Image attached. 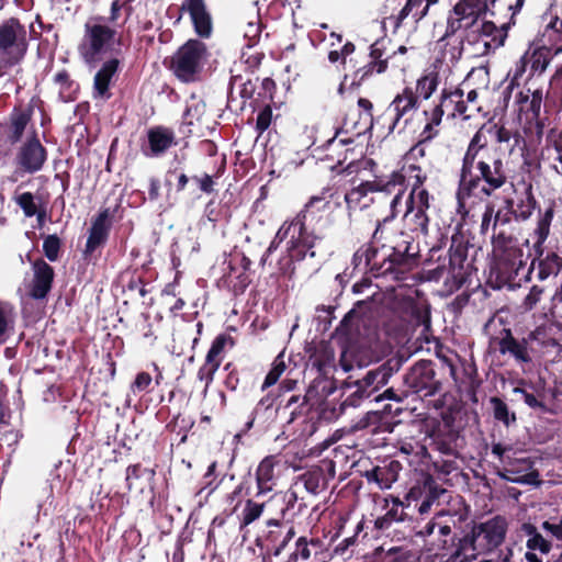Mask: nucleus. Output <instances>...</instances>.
Instances as JSON below:
<instances>
[{"label": "nucleus", "mask_w": 562, "mask_h": 562, "mask_svg": "<svg viewBox=\"0 0 562 562\" xmlns=\"http://www.w3.org/2000/svg\"><path fill=\"white\" fill-rule=\"evenodd\" d=\"M435 3L430 2V0H407L400 12L385 18L383 24L391 23L395 33L403 25L407 16L412 15L414 21L418 22L426 16L429 7Z\"/></svg>", "instance_id": "2f4dec72"}, {"label": "nucleus", "mask_w": 562, "mask_h": 562, "mask_svg": "<svg viewBox=\"0 0 562 562\" xmlns=\"http://www.w3.org/2000/svg\"><path fill=\"white\" fill-rule=\"evenodd\" d=\"M488 348L501 356L513 358L519 364L531 363V353L535 351L529 333L527 336L517 338L509 327H503L497 334L491 335Z\"/></svg>", "instance_id": "2eb2a0df"}, {"label": "nucleus", "mask_w": 562, "mask_h": 562, "mask_svg": "<svg viewBox=\"0 0 562 562\" xmlns=\"http://www.w3.org/2000/svg\"><path fill=\"white\" fill-rule=\"evenodd\" d=\"M324 542L318 537L300 536L285 562H312V558L322 553Z\"/></svg>", "instance_id": "7c9ffc66"}, {"label": "nucleus", "mask_w": 562, "mask_h": 562, "mask_svg": "<svg viewBox=\"0 0 562 562\" xmlns=\"http://www.w3.org/2000/svg\"><path fill=\"white\" fill-rule=\"evenodd\" d=\"M334 360L335 352L333 348L324 341L316 346L310 356L312 366L321 373H326L327 370L333 367Z\"/></svg>", "instance_id": "de8ad7c7"}, {"label": "nucleus", "mask_w": 562, "mask_h": 562, "mask_svg": "<svg viewBox=\"0 0 562 562\" xmlns=\"http://www.w3.org/2000/svg\"><path fill=\"white\" fill-rule=\"evenodd\" d=\"M458 439L459 436L453 430H449L446 434H438L434 438V447L442 454L457 458L459 456Z\"/></svg>", "instance_id": "4d7b16f0"}, {"label": "nucleus", "mask_w": 562, "mask_h": 562, "mask_svg": "<svg viewBox=\"0 0 562 562\" xmlns=\"http://www.w3.org/2000/svg\"><path fill=\"white\" fill-rule=\"evenodd\" d=\"M406 176L401 171H393L387 181H375L378 183V191L394 194L391 201V209L394 211L396 205L401 203L405 192Z\"/></svg>", "instance_id": "ea45409f"}, {"label": "nucleus", "mask_w": 562, "mask_h": 562, "mask_svg": "<svg viewBox=\"0 0 562 562\" xmlns=\"http://www.w3.org/2000/svg\"><path fill=\"white\" fill-rule=\"evenodd\" d=\"M13 200L23 211L25 217H33L41 207L46 206L42 196L30 191L15 194Z\"/></svg>", "instance_id": "3c124183"}, {"label": "nucleus", "mask_w": 562, "mask_h": 562, "mask_svg": "<svg viewBox=\"0 0 562 562\" xmlns=\"http://www.w3.org/2000/svg\"><path fill=\"white\" fill-rule=\"evenodd\" d=\"M551 328L539 326L529 331L531 345L537 342L542 349L550 350L560 346V341L551 335Z\"/></svg>", "instance_id": "774afa93"}, {"label": "nucleus", "mask_w": 562, "mask_h": 562, "mask_svg": "<svg viewBox=\"0 0 562 562\" xmlns=\"http://www.w3.org/2000/svg\"><path fill=\"white\" fill-rule=\"evenodd\" d=\"M525 0H488L490 15L497 18L498 14L510 12L513 19L522 8Z\"/></svg>", "instance_id": "680f3d73"}, {"label": "nucleus", "mask_w": 562, "mask_h": 562, "mask_svg": "<svg viewBox=\"0 0 562 562\" xmlns=\"http://www.w3.org/2000/svg\"><path fill=\"white\" fill-rule=\"evenodd\" d=\"M402 469L403 465L400 461L385 459L381 464L364 471L362 476L366 477L369 483H375L381 490H387L398 480Z\"/></svg>", "instance_id": "c85d7f7f"}, {"label": "nucleus", "mask_w": 562, "mask_h": 562, "mask_svg": "<svg viewBox=\"0 0 562 562\" xmlns=\"http://www.w3.org/2000/svg\"><path fill=\"white\" fill-rule=\"evenodd\" d=\"M376 251L375 244H373L372 239L360 246L351 258V265L353 266V270H358L363 273H369L371 277H376Z\"/></svg>", "instance_id": "e433bc0d"}, {"label": "nucleus", "mask_w": 562, "mask_h": 562, "mask_svg": "<svg viewBox=\"0 0 562 562\" xmlns=\"http://www.w3.org/2000/svg\"><path fill=\"white\" fill-rule=\"evenodd\" d=\"M234 346V338L226 333L217 335L212 341L211 347L205 356L204 363L199 368L196 373L198 379L205 384V392L213 383L215 373L223 362L226 347L233 348Z\"/></svg>", "instance_id": "412c9836"}, {"label": "nucleus", "mask_w": 562, "mask_h": 562, "mask_svg": "<svg viewBox=\"0 0 562 562\" xmlns=\"http://www.w3.org/2000/svg\"><path fill=\"white\" fill-rule=\"evenodd\" d=\"M449 526L457 536H463L470 528L471 520L467 507L459 509H441L432 517Z\"/></svg>", "instance_id": "c9c22d12"}, {"label": "nucleus", "mask_w": 562, "mask_h": 562, "mask_svg": "<svg viewBox=\"0 0 562 562\" xmlns=\"http://www.w3.org/2000/svg\"><path fill=\"white\" fill-rule=\"evenodd\" d=\"M147 139L148 151H146V155L150 157L162 156L176 144L173 131L162 125L150 127L147 131Z\"/></svg>", "instance_id": "473e14b6"}, {"label": "nucleus", "mask_w": 562, "mask_h": 562, "mask_svg": "<svg viewBox=\"0 0 562 562\" xmlns=\"http://www.w3.org/2000/svg\"><path fill=\"white\" fill-rule=\"evenodd\" d=\"M276 81L265 78L258 98L250 103L254 112H257L255 131L258 136L262 135L271 126L272 121L278 117V115L273 116V108L278 109L281 102L276 100Z\"/></svg>", "instance_id": "aec40b11"}, {"label": "nucleus", "mask_w": 562, "mask_h": 562, "mask_svg": "<svg viewBox=\"0 0 562 562\" xmlns=\"http://www.w3.org/2000/svg\"><path fill=\"white\" fill-rule=\"evenodd\" d=\"M27 50L26 30L16 18L0 24V53L8 57L9 65L20 63Z\"/></svg>", "instance_id": "a211bd4d"}, {"label": "nucleus", "mask_w": 562, "mask_h": 562, "mask_svg": "<svg viewBox=\"0 0 562 562\" xmlns=\"http://www.w3.org/2000/svg\"><path fill=\"white\" fill-rule=\"evenodd\" d=\"M341 204L340 195L329 189L312 195L294 217L282 223L262 256L261 262H265L284 240H286V252L293 258H315L316 248L323 241V237L316 234L313 225L322 220V213H331L335 209H340Z\"/></svg>", "instance_id": "f03ea898"}, {"label": "nucleus", "mask_w": 562, "mask_h": 562, "mask_svg": "<svg viewBox=\"0 0 562 562\" xmlns=\"http://www.w3.org/2000/svg\"><path fill=\"white\" fill-rule=\"evenodd\" d=\"M283 506L276 518H269L265 522V529L256 539V544L268 557H279L296 536L294 518L307 510V504L299 497L294 488L282 494Z\"/></svg>", "instance_id": "20e7f679"}, {"label": "nucleus", "mask_w": 562, "mask_h": 562, "mask_svg": "<svg viewBox=\"0 0 562 562\" xmlns=\"http://www.w3.org/2000/svg\"><path fill=\"white\" fill-rule=\"evenodd\" d=\"M537 207V200L532 192V184H528L522 198L516 202L514 220L517 222H525L529 220Z\"/></svg>", "instance_id": "864d4df0"}, {"label": "nucleus", "mask_w": 562, "mask_h": 562, "mask_svg": "<svg viewBox=\"0 0 562 562\" xmlns=\"http://www.w3.org/2000/svg\"><path fill=\"white\" fill-rule=\"evenodd\" d=\"M522 532L528 537L526 547L530 551H538L541 554H548L552 549V543L547 540L530 522H525L521 526Z\"/></svg>", "instance_id": "a18cd8bd"}, {"label": "nucleus", "mask_w": 562, "mask_h": 562, "mask_svg": "<svg viewBox=\"0 0 562 562\" xmlns=\"http://www.w3.org/2000/svg\"><path fill=\"white\" fill-rule=\"evenodd\" d=\"M416 536L420 538L432 537L431 546L441 551L442 555L462 561L463 550L460 547L462 536H457L452 529H449L448 525L431 518L416 531Z\"/></svg>", "instance_id": "f3484780"}, {"label": "nucleus", "mask_w": 562, "mask_h": 562, "mask_svg": "<svg viewBox=\"0 0 562 562\" xmlns=\"http://www.w3.org/2000/svg\"><path fill=\"white\" fill-rule=\"evenodd\" d=\"M342 134L346 132L338 130L328 140L329 147L344 148L342 151H339L337 164L331 167V170L338 176H352L349 181L355 183L357 175L373 166L374 161L363 156L361 146H351L355 143L352 136L340 137Z\"/></svg>", "instance_id": "9b49d317"}, {"label": "nucleus", "mask_w": 562, "mask_h": 562, "mask_svg": "<svg viewBox=\"0 0 562 562\" xmlns=\"http://www.w3.org/2000/svg\"><path fill=\"white\" fill-rule=\"evenodd\" d=\"M54 80L56 83L60 85L59 100L61 102L68 103L76 100L79 91V85L70 79L66 69L58 71L55 75Z\"/></svg>", "instance_id": "5fc2aeb1"}, {"label": "nucleus", "mask_w": 562, "mask_h": 562, "mask_svg": "<svg viewBox=\"0 0 562 562\" xmlns=\"http://www.w3.org/2000/svg\"><path fill=\"white\" fill-rule=\"evenodd\" d=\"M378 189V183L375 181H361L358 186L348 190L342 199L348 212L351 213L357 209L366 206V204H362V200L368 195V193L376 192Z\"/></svg>", "instance_id": "58836bf2"}, {"label": "nucleus", "mask_w": 562, "mask_h": 562, "mask_svg": "<svg viewBox=\"0 0 562 562\" xmlns=\"http://www.w3.org/2000/svg\"><path fill=\"white\" fill-rule=\"evenodd\" d=\"M299 481L303 484L304 488L313 495H317L326 485L323 468L316 467L300 475Z\"/></svg>", "instance_id": "6e6d98bb"}, {"label": "nucleus", "mask_w": 562, "mask_h": 562, "mask_svg": "<svg viewBox=\"0 0 562 562\" xmlns=\"http://www.w3.org/2000/svg\"><path fill=\"white\" fill-rule=\"evenodd\" d=\"M370 430L372 434L389 430L390 425H383V413L379 411H369L351 425V431Z\"/></svg>", "instance_id": "37998d69"}, {"label": "nucleus", "mask_w": 562, "mask_h": 562, "mask_svg": "<svg viewBox=\"0 0 562 562\" xmlns=\"http://www.w3.org/2000/svg\"><path fill=\"white\" fill-rule=\"evenodd\" d=\"M223 370L226 372L223 384L231 391L236 392L239 389L246 390L245 371L239 370L233 362H227Z\"/></svg>", "instance_id": "13d9d810"}, {"label": "nucleus", "mask_w": 562, "mask_h": 562, "mask_svg": "<svg viewBox=\"0 0 562 562\" xmlns=\"http://www.w3.org/2000/svg\"><path fill=\"white\" fill-rule=\"evenodd\" d=\"M279 462L280 461L278 457L274 454H269L259 462L255 470V498H261L274 491L278 484L276 467L279 464Z\"/></svg>", "instance_id": "cd10ccee"}, {"label": "nucleus", "mask_w": 562, "mask_h": 562, "mask_svg": "<svg viewBox=\"0 0 562 562\" xmlns=\"http://www.w3.org/2000/svg\"><path fill=\"white\" fill-rule=\"evenodd\" d=\"M391 40L381 37L375 40L369 46L368 61L362 66L355 69L351 75V82L349 89L358 90L364 82L369 81L376 75H382L387 71L389 63L392 55L389 52Z\"/></svg>", "instance_id": "ddd939ff"}, {"label": "nucleus", "mask_w": 562, "mask_h": 562, "mask_svg": "<svg viewBox=\"0 0 562 562\" xmlns=\"http://www.w3.org/2000/svg\"><path fill=\"white\" fill-rule=\"evenodd\" d=\"M43 237V254L50 262L59 260L63 250V240L56 234L42 235Z\"/></svg>", "instance_id": "69168bd1"}, {"label": "nucleus", "mask_w": 562, "mask_h": 562, "mask_svg": "<svg viewBox=\"0 0 562 562\" xmlns=\"http://www.w3.org/2000/svg\"><path fill=\"white\" fill-rule=\"evenodd\" d=\"M47 160V149L38 139L36 132L29 136L15 156L18 167L25 173L41 171Z\"/></svg>", "instance_id": "4be33fe9"}, {"label": "nucleus", "mask_w": 562, "mask_h": 562, "mask_svg": "<svg viewBox=\"0 0 562 562\" xmlns=\"http://www.w3.org/2000/svg\"><path fill=\"white\" fill-rule=\"evenodd\" d=\"M427 211L428 210L406 206L404 222L412 233L422 236L428 235L430 220L427 214Z\"/></svg>", "instance_id": "79ce46f5"}, {"label": "nucleus", "mask_w": 562, "mask_h": 562, "mask_svg": "<svg viewBox=\"0 0 562 562\" xmlns=\"http://www.w3.org/2000/svg\"><path fill=\"white\" fill-rule=\"evenodd\" d=\"M33 278L27 285V295L35 301L47 300L54 284L55 269L43 258L32 262Z\"/></svg>", "instance_id": "a878e982"}, {"label": "nucleus", "mask_w": 562, "mask_h": 562, "mask_svg": "<svg viewBox=\"0 0 562 562\" xmlns=\"http://www.w3.org/2000/svg\"><path fill=\"white\" fill-rule=\"evenodd\" d=\"M239 83L240 91L239 94L244 99V102L246 100L252 99L254 93L256 91V83L252 82L251 79H247L246 81L241 82V77L236 75L232 76L229 80V92L227 98V109H232V102L235 101L233 97V88L235 85Z\"/></svg>", "instance_id": "338daca9"}, {"label": "nucleus", "mask_w": 562, "mask_h": 562, "mask_svg": "<svg viewBox=\"0 0 562 562\" xmlns=\"http://www.w3.org/2000/svg\"><path fill=\"white\" fill-rule=\"evenodd\" d=\"M209 57L207 46L201 40L190 38L170 59L169 68L184 83L195 82Z\"/></svg>", "instance_id": "9d476101"}, {"label": "nucleus", "mask_w": 562, "mask_h": 562, "mask_svg": "<svg viewBox=\"0 0 562 562\" xmlns=\"http://www.w3.org/2000/svg\"><path fill=\"white\" fill-rule=\"evenodd\" d=\"M392 505L387 508L384 515L370 519L372 522V531H386L394 522H404L411 520L413 510L408 509V505H404L400 497L392 496Z\"/></svg>", "instance_id": "c756f323"}, {"label": "nucleus", "mask_w": 562, "mask_h": 562, "mask_svg": "<svg viewBox=\"0 0 562 562\" xmlns=\"http://www.w3.org/2000/svg\"><path fill=\"white\" fill-rule=\"evenodd\" d=\"M33 112L34 109L32 104H29L24 110L18 108L13 109L10 115V134L8 136L12 145L22 140L25 128L33 116Z\"/></svg>", "instance_id": "4c0bfd02"}, {"label": "nucleus", "mask_w": 562, "mask_h": 562, "mask_svg": "<svg viewBox=\"0 0 562 562\" xmlns=\"http://www.w3.org/2000/svg\"><path fill=\"white\" fill-rule=\"evenodd\" d=\"M491 243L497 279L509 286L519 285V273L525 270L530 255L525 256L517 237L504 229H498V233L492 234Z\"/></svg>", "instance_id": "0eeeda50"}, {"label": "nucleus", "mask_w": 562, "mask_h": 562, "mask_svg": "<svg viewBox=\"0 0 562 562\" xmlns=\"http://www.w3.org/2000/svg\"><path fill=\"white\" fill-rule=\"evenodd\" d=\"M487 14L488 0H458L449 11L445 37L453 36L460 30L474 27Z\"/></svg>", "instance_id": "4468645a"}, {"label": "nucleus", "mask_w": 562, "mask_h": 562, "mask_svg": "<svg viewBox=\"0 0 562 562\" xmlns=\"http://www.w3.org/2000/svg\"><path fill=\"white\" fill-rule=\"evenodd\" d=\"M469 241L461 234L451 237L448 258L442 257V246L434 245L429 249L428 263L437 262L438 265L428 269L431 280H440L445 276V285L450 292L458 291L468 281L472 272V265L468 261Z\"/></svg>", "instance_id": "39448f33"}, {"label": "nucleus", "mask_w": 562, "mask_h": 562, "mask_svg": "<svg viewBox=\"0 0 562 562\" xmlns=\"http://www.w3.org/2000/svg\"><path fill=\"white\" fill-rule=\"evenodd\" d=\"M179 11L180 15L177 21H180L182 13L187 12L190 16L195 34L200 38L211 37L213 33V21L205 0H183Z\"/></svg>", "instance_id": "bb28decb"}, {"label": "nucleus", "mask_w": 562, "mask_h": 562, "mask_svg": "<svg viewBox=\"0 0 562 562\" xmlns=\"http://www.w3.org/2000/svg\"><path fill=\"white\" fill-rule=\"evenodd\" d=\"M119 70V60L111 58L104 61L93 79V98L108 100L111 98L110 86Z\"/></svg>", "instance_id": "f704fd0d"}, {"label": "nucleus", "mask_w": 562, "mask_h": 562, "mask_svg": "<svg viewBox=\"0 0 562 562\" xmlns=\"http://www.w3.org/2000/svg\"><path fill=\"white\" fill-rule=\"evenodd\" d=\"M252 477L250 474L244 476L239 484L227 495V499L234 502L238 497L251 496L246 499L245 506L239 516L240 527H247L258 520L263 514L266 503L258 502L259 498L254 497Z\"/></svg>", "instance_id": "5701e85b"}, {"label": "nucleus", "mask_w": 562, "mask_h": 562, "mask_svg": "<svg viewBox=\"0 0 562 562\" xmlns=\"http://www.w3.org/2000/svg\"><path fill=\"white\" fill-rule=\"evenodd\" d=\"M490 405L493 414V418L503 424L506 428L515 426L517 424V415L512 411L508 404L499 396H491Z\"/></svg>", "instance_id": "c03bdc74"}, {"label": "nucleus", "mask_w": 562, "mask_h": 562, "mask_svg": "<svg viewBox=\"0 0 562 562\" xmlns=\"http://www.w3.org/2000/svg\"><path fill=\"white\" fill-rule=\"evenodd\" d=\"M513 170L505 155L490 147L481 131L471 137L461 159L457 199L491 198L513 184Z\"/></svg>", "instance_id": "f257e3e1"}, {"label": "nucleus", "mask_w": 562, "mask_h": 562, "mask_svg": "<svg viewBox=\"0 0 562 562\" xmlns=\"http://www.w3.org/2000/svg\"><path fill=\"white\" fill-rule=\"evenodd\" d=\"M541 104H542V91L540 89L535 90L531 92V99L525 106H520V112H525L527 115V120L530 123H536V126L541 128L543 126L542 123H540V112H541Z\"/></svg>", "instance_id": "0e129e2a"}, {"label": "nucleus", "mask_w": 562, "mask_h": 562, "mask_svg": "<svg viewBox=\"0 0 562 562\" xmlns=\"http://www.w3.org/2000/svg\"><path fill=\"white\" fill-rule=\"evenodd\" d=\"M373 562H413V553L409 549L401 546L378 547L373 551Z\"/></svg>", "instance_id": "a19ab883"}, {"label": "nucleus", "mask_w": 562, "mask_h": 562, "mask_svg": "<svg viewBox=\"0 0 562 562\" xmlns=\"http://www.w3.org/2000/svg\"><path fill=\"white\" fill-rule=\"evenodd\" d=\"M308 411V400L302 395H291L285 402L280 393L268 392L255 405L249 420L245 425L247 432L252 427L267 431L272 429L280 415L285 416V425L292 424Z\"/></svg>", "instance_id": "423d86ee"}, {"label": "nucleus", "mask_w": 562, "mask_h": 562, "mask_svg": "<svg viewBox=\"0 0 562 562\" xmlns=\"http://www.w3.org/2000/svg\"><path fill=\"white\" fill-rule=\"evenodd\" d=\"M525 0H488L490 15L497 18L498 14L510 12L513 19L522 8Z\"/></svg>", "instance_id": "e2e57ef3"}, {"label": "nucleus", "mask_w": 562, "mask_h": 562, "mask_svg": "<svg viewBox=\"0 0 562 562\" xmlns=\"http://www.w3.org/2000/svg\"><path fill=\"white\" fill-rule=\"evenodd\" d=\"M407 391L420 397L434 396L442 390V379L431 360L417 361L404 375Z\"/></svg>", "instance_id": "f8f14e48"}, {"label": "nucleus", "mask_w": 562, "mask_h": 562, "mask_svg": "<svg viewBox=\"0 0 562 562\" xmlns=\"http://www.w3.org/2000/svg\"><path fill=\"white\" fill-rule=\"evenodd\" d=\"M537 279L544 281L551 276H558L562 269V257L555 251H547L546 258L536 262Z\"/></svg>", "instance_id": "49530a36"}, {"label": "nucleus", "mask_w": 562, "mask_h": 562, "mask_svg": "<svg viewBox=\"0 0 562 562\" xmlns=\"http://www.w3.org/2000/svg\"><path fill=\"white\" fill-rule=\"evenodd\" d=\"M492 454H494L502 463L508 465L505 472L517 473L519 471H528L532 468L533 462L530 458H514L515 454L513 445H504L502 442H492Z\"/></svg>", "instance_id": "72a5a7b5"}, {"label": "nucleus", "mask_w": 562, "mask_h": 562, "mask_svg": "<svg viewBox=\"0 0 562 562\" xmlns=\"http://www.w3.org/2000/svg\"><path fill=\"white\" fill-rule=\"evenodd\" d=\"M423 114L426 119V124L423 127L422 132L419 133L418 139L429 144L439 135V126L442 122V119L439 117L430 109L424 110Z\"/></svg>", "instance_id": "052dcab7"}, {"label": "nucleus", "mask_w": 562, "mask_h": 562, "mask_svg": "<svg viewBox=\"0 0 562 562\" xmlns=\"http://www.w3.org/2000/svg\"><path fill=\"white\" fill-rule=\"evenodd\" d=\"M439 81L440 78L437 71H429L419 77L415 90L413 89L416 102H419V99L428 100L437 90Z\"/></svg>", "instance_id": "8fccbe9b"}, {"label": "nucleus", "mask_w": 562, "mask_h": 562, "mask_svg": "<svg viewBox=\"0 0 562 562\" xmlns=\"http://www.w3.org/2000/svg\"><path fill=\"white\" fill-rule=\"evenodd\" d=\"M403 361V358L400 356L391 357L380 366L368 370L358 381L373 397L378 391L386 385L390 379L398 372Z\"/></svg>", "instance_id": "393cba45"}, {"label": "nucleus", "mask_w": 562, "mask_h": 562, "mask_svg": "<svg viewBox=\"0 0 562 562\" xmlns=\"http://www.w3.org/2000/svg\"><path fill=\"white\" fill-rule=\"evenodd\" d=\"M509 26V23H502L501 26H497L494 21L483 20L476 31L482 36L490 37L494 47L497 48L504 45Z\"/></svg>", "instance_id": "09e8293b"}, {"label": "nucleus", "mask_w": 562, "mask_h": 562, "mask_svg": "<svg viewBox=\"0 0 562 562\" xmlns=\"http://www.w3.org/2000/svg\"><path fill=\"white\" fill-rule=\"evenodd\" d=\"M418 108L419 102H416L413 88L405 87L402 92L394 97L383 114L376 119V122L379 123L380 120H383V125L387 128V134L394 132L401 134L406 130L411 121L408 115Z\"/></svg>", "instance_id": "dca6fc26"}, {"label": "nucleus", "mask_w": 562, "mask_h": 562, "mask_svg": "<svg viewBox=\"0 0 562 562\" xmlns=\"http://www.w3.org/2000/svg\"><path fill=\"white\" fill-rule=\"evenodd\" d=\"M113 215L114 210H111L110 207L100 209L91 220L89 232L109 237L112 227Z\"/></svg>", "instance_id": "bf43d9fd"}, {"label": "nucleus", "mask_w": 562, "mask_h": 562, "mask_svg": "<svg viewBox=\"0 0 562 562\" xmlns=\"http://www.w3.org/2000/svg\"><path fill=\"white\" fill-rule=\"evenodd\" d=\"M508 524L505 517L494 516L484 522L471 520L469 530L462 536V561L473 560L479 554L493 551L505 540Z\"/></svg>", "instance_id": "6e6552de"}, {"label": "nucleus", "mask_w": 562, "mask_h": 562, "mask_svg": "<svg viewBox=\"0 0 562 562\" xmlns=\"http://www.w3.org/2000/svg\"><path fill=\"white\" fill-rule=\"evenodd\" d=\"M116 35L115 27L108 23L106 18L91 16L85 24V35L79 45L86 61H95L103 55L112 53L116 45H121Z\"/></svg>", "instance_id": "1a4fd4ad"}, {"label": "nucleus", "mask_w": 562, "mask_h": 562, "mask_svg": "<svg viewBox=\"0 0 562 562\" xmlns=\"http://www.w3.org/2000/svg\"><path fill=\"white\" fill-rule=\"evenodd\" d=\"M372 241L376 251V277L405 280V276L417 265V250L413 237L404 232L387 231L378 222Z\"/></svg>", "instance_id": "7ed1b4c3"}, {"label": "nucleus", "mask_w": 562, "mask_h": 562, "mask_svg": "<svg viewBox=\"0 0 562 562\" xmlns=\"http://www.w3.org/2000/svg\"><path fill=\"white\" fill-rule=\"evenodd\" d=\"M352 386L355 387V390L344 398V401L339 404L338 408L334 407V412L337 413L338 415L345 414L348 407H359L364 400L372 397L370 392L367 391L358 380H356L352 383Z\"/></svg>", "instance_id": "603ef678"}, {"label": "nucleus", "mask_w": 562, "mask_h": 562, "mask_svg": "<svg viewBox=\"0 0 562 562\" xmlns=\"http://www.w3.org/2000/svg\"><path fill=\"white\" fill-rule=\"evenodd\" d=\"M447 493L436 479L430 475H424L423 480L417 481L401 499L404 505H408L409 510H415L420 515L428 514L435 502Z\"/></svg>", "instance_id": "6ab92c4d"}, {"label": "nucleus", "mask_w": 562, "mask_h": 562, "mask_svg": "<svg viewBox=\"0 0 562 562\" xmlns=\"http://www.w3.org/2000/svg\"><path fill=\"white\" fill-rule=\"evenodd\" d=\"M463 97L464 90L461 87H446L441 90L438 102L434 103L429 109L441 119L446 114L448 120L457 117L467 120L470 117V114L467 113Z\"/></svg>", "instance_id": "b1692460"}]
</instances>
